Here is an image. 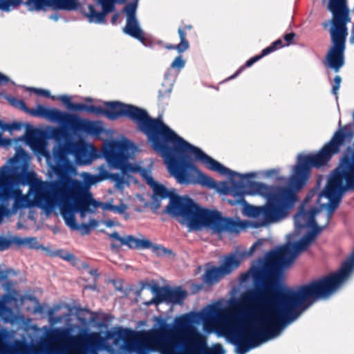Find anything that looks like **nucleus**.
<instances>
[{
    "mask_svg": "<svg viewBox=\"0 0 354 354\" xmlns=\"http://www.w3.org/2000/svg\"><path fill=\"white\" fill-rule=\"evenodd\" d=\"M104 178H110L113 181L116 182L117 184H122L123 183V177L120 174H110L105 171Z\"/></svg>",
    "mask_w": 354,
    "mask_h": 354,
    "instance_id": "ea45409f",
    "label": "nucleus"
},
{
    "mask_svg": "<svg viewBox=\"0 0 354 354\" xmlns=\"http://www.w3.org/2000/svg\"><path fill=\"white\" fill-rule=\"evenodd\" d=\"M58 99L70 110L75 111H86L88 113L89 111L90 105L82 103H73L71 101V97L67 95H61Z\"/></svg>",
    "mask_w": 354,
    "mask_h": 354,
    "instance_id": "bb28decb",
    "label": "nucleus"
},
{
    "mask_svg": "<svg viewBox=\"0 0 354 354\" xmlns=\"http://www.w3.org/2000/svg\"><path fill=\"white\" fill-rule=\"evenodd\" d=\"M35 201L37 206L46 212H50L59 205L61 214L66 224L77 230L75 212L82 216L92 210L90 206L97 207V202L89 192L88 186L83 181L66 176L61 180L39 182L34 187Z\"/></svg>",
    "mask_w": 354,
    "mask_h": 354,
    "instance_id": "7ed1b4c3",
    "label": "nucleus"
},
{
    "mask_svg": "<svg viewBox=\"0 0 354 354\" xmlns=\"http://www.w3.org/2000/svg\"><path fill=\"white\" fill-rule=\"evenodd\" d=\"M30 346L24 341L9 343L4 333L0 331V354H28Z\"/></svg>",
    "mask_w": 354,
    "mask_h": 354,
    "instance_id": "412c9836",
    "label": "nucleus"
},
{
    "mask_svg": "<svg viewBox=\"0 0 354 354\" xmlns=\"http://www.w3.org/2000/svg\"><path fill=\"white\" fill-rule=\"evenodd\" d=\"M185 65V61L182 58L181 55L177 56L171 64V68L180 70Z\"/></svg>",
    "mask_w": 354,
    "mask_h": 354,
    "instance_id": "58836bf2",
    "label": "nucleus"
},
{
    "mask_svg": "<svg viewBox=\"0 0 354 354\" xmlns=\"http://www.w3.org/2000/svg\"><path fill=\"white\" fill-rule=\"evenodd\" d=\"M277 174H278V171L277 169H270V170H268L266 172V174L268 176H274Z\"/></svg>",
    "mask_w": 354,
    "mask_h": 354,
    "instance_id": "bf43d9fd",
    "label": "nucleus"
},
{
    "mask_svg": "<svg viewBox=\"0 0 354 354\" xmlns=\"http://www.w3.org/2000/svg\"><path fill=\"white\" fill-rule=\"evenodd\" d=\"M8 82H9L8 77L0 73V85L6 84Z\"/></svg>",
    "mask_w": 354,
    "mask_h": 354,
    "instance_id": "4d7b16f0",
    "label": "nucleus"
},
{
    "mask_svg": "<svg viewBox=\"0 0 354 354\" xmlns=\"http://www.w3.org/2000/svg\"><path fill=\"white\" fill-rule=\"evenodd\" d=\"M28 158V155L25 150L18 151L15 156L9 160L12 165L11 171L7 176L3 174L0 179V202L6 204L9 200L13 198V211L27 206L28 198L17 185L30 184L34 179V174L27 171Z\"/></svg>",
    "mask_w": 354,
    "mask_h": 354,
    "instance_id": "6e6552de",
    "label": "nucleus"
},
{
    "mask_svg": "<svg viewBox=\"0 0 354 354\" xmlns=\"http://www.w3.org/2000/svg\"><path fill=\"white\" fill-rule=\"evenodd\" d=\"M23 3L24 2L22 0H0V10L8 12Z\"/></svg>",
    "mask_w": 354,
    "mask_h": 354,
    "instance_id": "2f4dec72",
    "label": "nucleus"
},
{
    "mask_svg": "<svg viewBox=\"0 0 354 354\" xmlns=\"http://www.w3.org/2000/svg\"><path fill=\"white\" fill-rule=\"evenodd\" d=\"M225 276L223 274V271L221 268L218 267H212L205 270L203 279L204 282L209 285H213L217 283L221 278Z\"/></svg>",
    "mask_w": 354,
    "mask_h": 354,
    "instance_id": "a878e982",
    "label": "nucleus"
},
{
    "mask_svg": "<svg viewBox=\"0 0 354 354\" xmlns=\"http://www.w3.org/2000/svg\"><path fill=\"white\" fill-rule=\"evenodd\" d=\"M104 224L106 227H113L115 225V223L112 220H106L104 221Z\"/></svg>",
    "mask_w": 354,
    "mask_h": 354,
    "instance_id": "052dcab7",
    "label": "nucleus"
},
{
    "mask_svg": "<svg viewBox=\"0 0 354 354\" xmlns=\"http://www.w3.org/2000/svg\"><path fill=\"white\" fill-rule=\"evenodd\" d=\"M35 140V138L32 136L28 137V140L30 142H33Z\"/></svg>",
    "mask_w": 354,
    "mask_h": 354,
    "instance_id": "0e129e2a",
    "label": "nucleus"
},
{
    "mask_svg": "<svg viewBox=\"0 0 354 354\" xmlns=\"http://www.w3.org/2000/svg\"><path fill=\"white\" fill-rule=\"evenodd\" d=\"M106 209L110 211L113 212L114 213H118V214H122L125 213V212L127 209V205L123 203H121L118 205L107 204Z\"/></svg>",
    "mask_w": 354,
    "mask_h": 354,
    "instance_id": "4c0bfd02",
    "label": "nucleus"
},
{
    "mask_svg": "<svg viewBox=\"0 0 354 354\" xmlns=\"http://www.w3.org/2000/svg\"><path fill=\"white\" fill-rule=\"evenodd\" d=\"M12 244L14 243L18 246L28 245L30 248H36L37 239L34 237L21 238L19 236H12L10 239Z\"/></svg>",
    "mask_w": 354,
    "mask_h": 354,
    "instance_id": "c85d7f7f",
    "label": "nucleus"
},
{
    "mask_svg": "<svg viewBox=\"0 0 354 354\" xmlns=\"http://www.w3.org/2000/svg\"><path fill=\"white\" fill-rule=\"evenodd\" d=\"M66 149L68 153L73 155L79 163H88L91 158V151L94 150V146L80 139L77 141L68 138L66 140Z\"/></svg>",
    "mask_w": 354,
    "mask_h": 354,
    "instance_id": "a211bd4d",
    "label": "nucleus"
},
{
    "mask_svg": "<svg viewBox=\"0 0 354 354\" xmlns=\"http://www.w3.org/2000/svg\"><path fill=\"white\" fill-rule=\"evenodd\" d=\"M171 133V139H165L156 151L161 154L169 172L179 183H191L192 180L189 173L194 172L197 175L195 183L207 188H216V182L201 171L190 159L189 155H193L196 160L204 163L209 170L217 171L222 175H229L230 177L236 174V172L225 167L205 153L201 149L185 140L173 130Z\"/></svg>",
    "mask_w": 354,
    "mask_h": 354,
    "instance_id": "20e7f679",
    "label": "nucleus"
},
{
    "mask_svg": "<svg viewBox=\"0 0 354 354\" xmlns=\"http://www.w3.org/2000/svg\"><path fill=\"white\" fill-rule=\"evenodd\" d=\"M241 316V314L236 312L227 313L224 315V317L226 319H236Z\"/></svg>",
    "mask_w": 354,
    "mask_h": 354,
    "instance_id": "864d4df0",
    "label": "nucleus"
},
{
    "mask_svg": "<svg viewBox=\"0 0 354 354\" xmlns=\"http://www.w3.org/2000/svg\"><path fill=\"white\" fill-rule=\"evenodd\" d=\"M49 18L52 20H54V21H57L58 19L59 18V16L58 14H52L50 15Z\"/></svg>",
    "mask_w": 354,
    "mask_h": 354,
    "instance_id": "e2e57ef3",
    "label": "nucleus"
},
{
    "mask_svg": "<svg viewBox=\"0 0 354 354\" xmlns=\"http://www.w3.org/2000/svg\"><path fill=\"white\" fill-rule=\"evenodd\" d=\"M127 3L123 8L122 12L127 15L126 26L123 31L127 35L138 39L144 45H147V38L145 32L140 28L138 21L136 18L137 1Z\"/></svg>",
    "mask_w": 354,
    "mask_h": 354,
    "instance_id": "dca6fc26",
    "label": "nucleus"
},
{
    "mask_svg": "<svg viewBox=\"0 0 354 354\" xmlns=\"http://www.w3.org/2000/svg\"><path fill=\"white\" fill-rule=\"evenodd\" d=\"M51 136L57 140H60L62 138H65V141L68 138H71V136L64 129L61 128H53L51 130Z\"/></svg>",
    "mask_w": 354,
    "mask_h": 354,
    "instance_id": "f704fd0d",
    "label": "nucleus"
},
{
    "mask_svg": "<svg viewBox=\"0 0 354 354\" xmlns=\"http://www.w3.org/2000/svg\"><path fill=\"white\" fill-rule=\"evenodd\" d=\"M295 36H296V35L294 32H290V33L285 34L283 35V39L286 42V44L284 45L289 46L290 44H292L293 39Z\"/></svg>",
    "mask_w": 354,
    "mask_h": 354,
    "instance_id": "09e8293b",
    "label": "nucleus"
},
{
    "mask_svg": "<svg viewBox=\"0 0 354 354\" xmlns=\"http://www.w3.org/2000/svg\"><path fill=\"white\" fill-rule=\"evenodd\" d=\"M33 117L43 118L69 127L74 132L80 131L88 134L99 135L102 128L95 122L82 119L75 114L62 112L55 108L47 109L39 104L32 111Z\"/></svg>",
    "mask_w": 354,
    "mask_h": 354,
    "instance_id": "9b49d317",
    "label": "nucleus"
},
{
    "mask_svg": "<svg viewBox=\"0 0 354 354\" xmlns=\"http://www.w3.org/2000/svg\"><path fill=\"white\" fill-rule=\"evenodd\" d=\"M68 154V151L66 149V142L62 147L53 151V159L54 165L52 166V169L60 177L59 180L67 176L66 173L70 165V162L67 157Z\"/></svg>",
    "mask_w": 354,
    "mask_h": 354,
    "instance_id": "6ab92c4d",
    "label": "nucleus"
},
{
    "mask_svg": "<svg viewBox=\"0 0 354 354\" xmlns=\"http://www.w3.org/2000/svg\"><path fill=\"white\" fill-rule=\"evenodd\" d=\"M15 298L10 294H4L2 300H0V317L5 323L12 322L15 320V315L12 309L6 306V303L14 300Z\"/></svg>",
    "mask_w": 354,
    "mask_h": 354,
    "instance_id": "b1692460",
    "label": "nucleus"
},
{
    "mask_svg": "<svg viewBox=\"0 0 354 354\" xmlns=\"http://www.w3.org/2000/svg\"><path fill=\"white\" fill-rule=\"evenodd\" d=\"M285 46V45L283 44L282 40L281 39H278L274 42H272L270 46L266 47L264 48L260 55H256L253 57H251L249 59L245 64L244 66H241L239 70L236 71V73L231 75L230 77L227 78V80H232L236 77L245 68L250 67L252 64H254L255 62L261 59L262 57H263L266 55H268V54L275 51L277 49L281 48L282 47Z\"/></svg>",
    "mask_w": 354,
    "mask_h": 354,
    "instance_id": "4be33fe9",
    "label": "nucleus"
},
{
    "mask_svg": "<svg viewBox=\"0 0 354 354\" xmlns=\"http://www.w3.org/2000/svg\"><path fill=\"white\" fill-rule=\"evenodd\" d=\"M103 341L102 337L98 333L87 334L82 339V342L84 345L95 348L99 347L102 344Z\"/></svg>",
    "mask_w": 354,
    "mask_h": 354,
    "instance_id": "cd10ccee",
    "label": "nucleus"
},
{
    "mask_svg": "<svg viewBox=\"0 0 354 354\" xmlns=\"http://www.w3.org/2000/svg\"><path fill=\"white\" fill-rule=\"evenodd\" d=\"M147 183L153 189L155 197L160 199L169 198L165 212L173 217L180 216L188 222L191 227L198 229L203 226L212 234L221 235L224 232L238 234L244 226L241 221L224 217L217 210L201 207L189 196H180L169 192L151 176L147 178Z\"/></svg>",
    "mask_w": 354,
    "mask_h": 354,
    "instance_id": "39448f33",
    "label": "nucleus"
},
{
    "mask_svg": "<svg viewBox=\"0 0 354 354\" xmlns=\"http://www.w3.org/2000/svg\"><path fill=\"white\" fill-rule=\"evenodd\" d=\"M354 190V149L348 147L340 159L339 165L334 170L333 176L328 180L324 191L320 194L319 203L322 198L328 199V217L339 207L344 193Z\"/></svg>",
    "mask_w": 354,
    "mask_h": 354,
    "instance_id": "1a4fd4ad",
    "label": "nucleus"
},
{
    "mask_svg": "<svg viewBox=\"0 0 354 354\" xmlns=\"http://www.w3.org/2000/svg\"><path fill=\"white\" fill-rule=\"evenodd\" d=\"M127 1V0H94L95 3L101 7L102 10L100 12H96L94 10L93 7L91 6V11L89 15L91 21L99 23H106V15L115 11V4H122Z\"/></svg>",
    "mask_w": 354,
    "mask_h": 354,
    "instance_id": "aec40b11",
    "label": "nucleus"
},
{
    "mask_svg": "<svg viewBox=\"0 0 354 354\" xmlns=\"http://www.w3.org/2000/svg\"><path fill=\"white\" fill-rule=\"evenodd\" d=\"M172 333L169 326L162 322L160 328L142 335L141 341L135 345L137 354H149L150 351L160 354H225L220 344L209 348L203 336L192 331L183 337H169Z\"/></svg>",
    "mask_w": 354,
    "mask_h": 354,
    "instance_id": "423d86ee",
    "label": "nucleus"
},
{
    "mask_svg": "<svg viewBox=\"0 0 354 354\" xmlns=\"http://www.w3.org/2000/svg\"><path fill=\"white\" fill-rule=\"evenodd\" d=\"M327 26H328V24H327V23H326V24H324V28H326V27H327Z\"/></svg>",
    "mask_w": 354,
    "mask_h": 354,
    "instance_id": "774afa93",
    "label": "nucleus"
},
{
    "mask_svg": "<svg viewBox=\"0 0 354 354\" xmlns=\"http://www.w3.org/2000/svg\"><path fill=\"white\" fill-rule=\"evenodd\" d=\"M151 250L158 257H165V256H168V255H171L173 254V252L171 250L167 249L161 245L154 244Z\"/></svg>",
    "mask_w": 354,
    "mask_h": 354,
    "instance_id": "c9c22d12",
    "label": "nucleus"
},
{
    "mask_svg": "<svg viewBox=\"0 0 354 354\" xmlns=\"http://www.w3.org/2000/svg\"><path fill=\"white\" fill-rule=\"evenodd\" d=\"M21 127L22 124L21 122H14L10 124H7L0 120V145L1 144V136L3 131H8L12 132L15 130H19Z\"/></svg>",
    "mask_w": 354,
    "mask_h": 354,
    "instance_id": "7c9ffc66",
    "label": "nucleus"
},
{
    "mask_svg": "<svg viewBox=\"0 0 354 354\" xmlns=\"http://www.w3.org/2000/svg\"><path fill=\"white\" fill-rule=\"evenodd\" d=\"M105 108L90 105L88 113L104 115L111 121L128 118L137 124L138 129L144 133L156 151L165 139L171 138L172 129L161 118H152L145 109L119 101L106 102Z\"/></svg>",
    "mask_w": 354,
    "mask_h": 354,
    "instance_id": "0eeeda50",
    "label": "nucleus"
},
{
    "mask_svg": "<svg viewBox=\"0 0 354 354\" xmlns=\"http://www.w3.org/2000/svg\"><path fill=\"white\" fill-rule=\"evenodd\" d=\"M28 90L31 92L35 93L37 95L44 96L45 97H51L50 93L48 90H44L42 88H29ZM53 98V97H52Z\"/></svg>",
    "mask_w": 354,
    "mask_h": 354,
    "instance_id": "c03bdc74",
    "label": "nucleus"
},
{
    "mask_svg": "<svg viewBox=\"0 0 354 354\" xmlns=\"http://www.w3.org/2000/svg\"><path fill=\"white\" fill-rule=\"evenodd\" d=\"M63 259L67 261H73L75 260V257L73 254L70 252H66L64 255L60 256Z\"/></svg>",
    "mask_w": 354,
    "mask_h": 354,
    "instance_id": "603ef678",
    "label": "nucleus"
},
{
    "mask_svg": "<svg viewBox=\"0 0 354 354\" xmlns=\"http://www.w3.org/2000/svg\"><path fill=\"white\" fill-rule=\"evenodd\" d=\"M109 236L110 238H112L119 242V244L112 243L111 244V248L112 249L119 250L122 245H127L129 248L131 249L138 248V239L134 237L132 235H128L125 237H122L118 232H114L113 233L109 234Z\"/></svg>",
    "mask_w": 354,
    "mask_h": 354,
    "instance_id": "5701e85b",
    "label": "nucleus"
},
{
    "mask_svg": "<svg viewBox=\"0 0 354 354\" xmlns=\"http://www.w3.org/2000/svg\"><path fill=\"white\" fill-rule=\"evenodd\" d=\"M181 45V41L177 45L167 44L165 48L168 50H176L179 53H183L187 50L189 47L187 45Z\"/></svg>",
    "mask_w": 354,
    "mask_h": 354,
    "instance_id": "a19ab883",
    "label": "nucleus"
},
{
    "mask_svg": "<svg viewBox=\"0 0 354 354\" xmlns=\"http://www.w3.org/2000/svg\"><path fill=\"white\" fill-rule=\"evenodd\" d=\"M136 149L134 143L128 140L111 141L103 149V155L111 167L126 174L133 171V166L129 163V159Z\"/></svg>",
    "mask_w": 354,
    "mask_h": 354,
    "instance_id": "ddd939ff",
    "label": "nucleus"
},
{
    "mask_svg": "<svg viewBox=\"0 0 354 354\" xmlns=\"http://www.w3.org/2000/svg\"><path fill=\"white\" fill-rule=\"evenodd\" d=\"M281 274L270 251L240 274L241 283H246L252 277L254 283V289L246 295L245 299L250 306V314L256 319L254 324L227 330V337L236 346L238 354H245L276 337L301 311L335 291L328 275L302 285L295 291H286L279 287Z\"/></svg>",
    "mask_w": 354,
    "mask_h": 354,
    "instance_id": "f257e3e1",
    "label": "nucleus"
},
{
    "mask_svg": "<svg viewBox=\"0 0 354 354\" xmlns=\"http://www.w3.org/2000/svg\"><path fill=\"white\" fill-rule=\"evenodd\" d=\"M138 248H141L143 249H152L154 244H153L149 239H138Z\"/></svg>",
    "mask_w": 354,
    "mask_h": 354,
    "instance_id": "a18cd8bd",
    "label": "nucleus"
},
{
    "mask_svg": "<svg viewBox=\"0 0 354 354\" xmlns=\"http://www.w3.org/2000/svg\"><path fill=\"white\" fill-rule=\"evenodd\" d=\"M79 1L80 0H27L24 4L28 8V10L31 11H39L44 10L46 8L67 11L78 10L89 23L100 24L101 23L91 21V18L89 17L91 11V6L96 12H100V11H97L93 4H89L87 10H85Z\"/></svg>",
    "mask_w": 354,
    "mask_h": 354,
    "instance_id": "4468645a",
    "label": "nucleus"
},
{
    "mask_svg": "<svg viewBox=\"0 0 354 354\" xmlns=\"http://www.w3.org/2000/svg\"><path fill=\"white\" fill-rule=\"evenodd\" d=\"M104 179V176L101 178L98 176L88 174L86 178V181L89 185H93L96 183L97 181Z\"/></svg>",
    "mask_w": 354,
    "mask_h": 354,
    "instance_id": "49530a36",
    "label": "nucleus"
},
{
    "mask_svg": "<svg viewBox=\"0 0 354 354\" xmlns=\"http://www.w3.org/2000/svg\"><path fill=\"white\" fill-rule=\"evenodd\" d=\"M153 291L156 292V297L152 299L149 304L156 303L158 304L163 301L171 303L174 304H180L183 302L187 296L186 290H183L181 287L162 288H160L158 286H155L152 288Z\"/></svg>",
    "mask_w": 354,
    "mask_h": 354,
    "instance_id": "f3484780",
    "label": "nucleus"
},
{
    "mask_svg": "<svg viewBox=\"0 0 354 354\" xmlns=\"http://www.w3.org/2000/svg\"><path fill=\"white\" fill-rule=\"evenodd\" d=\"M12 245L10 239L0 236V251H4L10 248Z\"/></svg>",
    "mask_w": 354,
    "mask_h": 354,
    "instance_id": "37998d69",
    "label": "nucleus"
},
{
    "mask_svg": "<svg viewBox=\"0 0 354 354\" xmlns=\"http://www.w3.org/2000/svg\"><path fill=\"white\" fill-rule=\"evenodd\" d=\"M193 26L191 24H183L178 29V33L179 35L180 39L181 40V45H187L189 47V41L186 39V32L188 30H191Z\"/></svg>",
    "mask_w": 354,
    "mask_h": 354,
    "instance_id": "72a5a7b5",
    "label": "nucleus"
},
{
    "mask_svg": "<svg viewBox=\"0 0 354 354\" xmlns=\"http://www.w3.org/2000/svg\"><path fill=\"white\" fill-rule=\"evenodd\" d=\"M328 10L333 13V27L330 29L333 46L326 59L328 66L338 72L344 65V52L348 35L346 23L348 19L345 0H329Z\"/></svg>",
    "mask_w": 354,
    "mask_h": 354,
    "instance_id": "9d476101",
    "label": "nucleus"
},
{
    "mask_svg": "<svg viewBox=\"0 0 354 354\" xmlns=\"http://www.w3.org/2000/svg\"><path fill=\"white\" fill-rule=\"evenodd\" d=\"M8 102H10V104L15 107V108H17L28 114H30V115L33 116V113L32 111H35V109H30L28 108L26 103L24 102V101H23L22 100H19V99H17L14 97H10L8 98Z\"/></svg>",
    "mask_w": 354,
    "mask_h": 354,
    "instance_id": "c756f323",
    "label": "nucleus"
},
{
    "mask_svg": "<svg viewBox=\"0 0 354 354\" xmlns=\"http://www.w3.org/2000/svg\"><path fill=\"white\" fill-rule=\"evenodd\" d=\"M10 165H5L0 168V179L2 175L7 176L12 169V165L9 162Z\"/></svg>",
    "mask_w": 354,
    "mask_h": 354,
    "instance_id": "8fccbe9b",
    "label": "nucleus"
},
{
    "mask_svg": "<svg viewBox=\"0 0 354 354\" xmlns=\"http://www.w3.org/2000/svg\"><path fill=\"white\" fill-rule=\"evenodd\" d=\"M120 17V13L118 12H115L113 15H112V17H111V24H116L117 22H118V20Z\"/></svg>",
    "mask_w": 354,
    "mask_h": 354,
    "instance_id": "6e6d98bb",
    "label": "nucleus"
},
{
    "mask_svg": "<svg viewBox=\"0 0 354 354\" xmlns=\"http://www.w3.org/2000/svg\"><path fill=\"white\" fill-rule=\"evenodd\" d=\"M82 235H86L91 232V225L88 223H82L79 226V229Z\"/></svg>",
    "mask_w": 354,
    "mask_h": 354,
    "instance_id": "de8ad7c7",
    "label": "nucleus"
},
{
    "mask_svg": "<svg viewBox=\"0 0 354 354\" xmlns=\"http://www.w3.org/2000/svg\"><path fill=\"white\" fill-rule=\"evenodd\" d=\"M342 77L339 75H336L333 80V84L331 91L332 93L335 95L336 97L337 95V91L340 87Z\"/></svg>",
    "mask_w": 354,
    "mask_h": 354,
    "instance_id": "79ce46f5",
    "label": "nucleus"
},
{
    "mask_svg": "<svg viewBox=\"0 0 354 354\" xmlns=\"http://www.w3.org/2000/svg\"><path fill=\"white\" fill-rule=\"evenodd\" d=\"M54 313V310L53 309H50L48 311V314L50 316H51Z\"/></svg>",
    "mask_w": 354,
    "mask_h": 354,
    "instance_id": "69168bd1",
    "label": "nucleus"
},
{
    "mask_svg": "<svg viewBox=\"0 0 354 354\" xmlns=\"http://www.w3.org/2000/svg\"><path fill=\"white\" fill-rule=\"evenodd\" d=\"M241 257L236 253H231L225 257L223 263L219 266L223 274L227 275L236 270L241 263Z\"/></svg>",
    "mask_w": 354,
    "mask_h": 354,
    "instance_id": "393cba45",
    "label": "nucleus"
},
{
    "mask_svg": "<svg viewBox=\"0 0 354 354\" xmlns=\"http://www.w3.org/2000/svg\"><path fill=\"white\" fill-rule=\"evenodd\" d=\"M88 224L91 225V228L92 227H96L97 225V221L95 219H91Z\"/></svg>",
    "mask_w": 354,
    "mask_h": 354,
    "instance_id": "680f3d73",
    "label": "nucleus"
},
{
    "mask_svg": "<svg viewBox=\"0 0 354 354\" xmlns=\"http://www.w3.org/2000/svg\"><path fill=\"white\" fill-rule=\"evenodd\" d=\"M354 136V130L351 125H345L337 130L330 140L317 153L308 155L299 154L293 168V174L289 180V187L268 185L263 183L249 180L254 178L256 174L251 172L245 174L236 173L233 177L238 176L239 180H231V185L227 193L234 197L229 199L232 205L247 204L245 195H259L266 200L261 206L250 205L248 214L260 222L254 224L255 227L280 221L286 218L289 211L297 201L295 191L302 189L307 183L311 174V169H322L329 165L334 155L341 151V147L350 143Z\"/></svg>",
    "mask_w": 354,
    "mask_h": 354,
    "instance_id": "f03ea898",
    "label": "nucleus"
},
{
    "mask_svg": "<svg viewBox=\"0 0 354 354\" xmlns=\"http://www.w3.org/2000/svg\"><path fill=\"white\" fill-rule=\"evenodd\" d=\"M175 322L178 328H185L190 322V317L188 314L183 315L176 318Z\"/></svg>",
    "mask_w": 354,
    "mask_h": 354,
    "instance_id": "e433bc0d",
    "label": "nucleus"
},
{
    "mask_svg": "<svg viewBox=\"0 0 354 354\" xmlns=\"http://www.w3.org/2000/svg\"><path fill=\"white\" fill-rule=\"evenodd\" d=\"M171 93V89H165V90H159L158 91V97L160 99H162L167 95H169Z\"/></svg>",
    "mask_w": 354,
    "mask_h": 354,
    "instance_id": "5fc2aeb1",
    "label": "nucleus"
},
{
    "mask_svg": "<svg viewBox=\"0 0 354 354\" xmlns=\"http://www.w3.org/2000/svg\"><path fill=\"white\" fill-rule=\"evenodd\" d=\"M129 214H126V215H125V218H126V219H128V218H129Z\"/></svg>",
    "mask_w": 354,
    "mask_h": 354,
    "instance_id": "338daca9",
    "label": "nucleus"
},
{
    "mask_svg": "<svg viewBox=\"0 0 354 354\" xmlns=\"http://www.w3.org/2000/svg\"><path fill=\"white\" fill-rule=\"evenodd\" d=\"M136 336V333L131 329H120L117 332V337L118 339H122L125 342L132 340Z\"/></svg>",
    "mask_w": 354,
    "mask_h": 354,
    "instance_id": "473e14b6",
    "label": "nucleus"
},
{
    "mask_svg": "<svg viewBox=\"0 0 354 354\" xmlns=\"http://www.w3.org/2000/svg\"><path fill=\"white\" fill-rule=\"evenodd\" d=\"M323 230L324 227H315L314 230L308 231L299 241L293 243H286L270 250L281 272L285 266L290 264L294 261L298 254L308 248Z\"/></svg>",
    "mask_w": 354,
    "mask_h": 354,
    "instance_id": "f8f14e48",
    "label": "nucleus"
},
{
    "mask_svg": "<svg viewBox=\"0 0 354 354\" xmlns=\"http://www.w3.org/2000/svg\"><path fill=\"white\" fill-rule=\"evenodd\" d=\"M316 193H317V192H316V191H311V192H310L307 194V196H306V198H305V201H306V202H308L309 201H310L311 198H312V197H313V196Z\"/></svg>",
    "mask_w": 354,
    "mask_h": 354,
    "instance_id": "13d9d810",
    "label": "nucleus"
},
{
    "mask_svg": "<svg viewBox=\"0 0 354 354\" xmlns=\"http://www.w3.org/2000/svg\"><path fill=\"white\" fill-rule=\"evenodd\" d=\"M324 191V189L318 194L317 198V204L319 205L321 209H327V216H326V223L324 226H319L315 221L316 214L319 212V210L317 207H312L309 210L305 209L304 207H301L298 211V212L295 216V228L297 230H301L306 227H310L311 230H314L315 227H324L325 228L326 225L329 223V221L331 218L333 214L328 217V207L325 205H322V204H326L328 203V199L325 197L322 198L320 203H319V197L320 194Z\"/></svg>",
    "mask_w": 354,
    "mask_h": 354,
    "instance_id": "2eb2a0df",
    "label": "nucleus"
},
{
    "mask_svg": "<svg viewBox=\"0 0 354 354\" xmlns=\"http://www.w3.org/2000/svg\"><path fill=\"white\" fill-rule=\"evenodd\" d=\"M263 245V241L262 240H258L257 241H256L249 249V251H248V254L250 255L252 254L255 249L259 247V246H261Z\"/></svg>",
    "mask_w": 354,
    "mask_h": 354,
    "instance_id": "3c124183",
    "label": "nucleus"
}]
</instances>
